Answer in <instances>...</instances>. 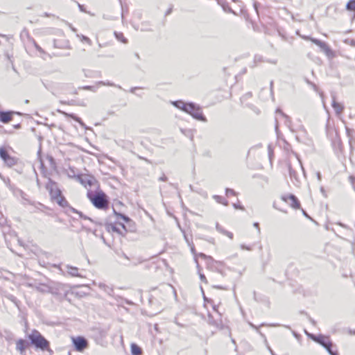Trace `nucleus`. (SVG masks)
Returning a JSON list of instances; mask_svg holds the SVG:
<instances>
[{"instance_id": "nucleus-1", "label": "nucleus", "mask_w": 355, "mask_h": 355, "mask_svg": "<svg viewBox=\"0 0 355 355\" xmlns=\"http://www.w3.org/2000/svg\"><path fill=\"white\" fill-rule=\"evenodd\" d=\"M171 103L175 107L190 114L193 119L207 122V118L204 116L201 107L193 102L185 103L182 100L171 101Z\"/></svg>"}, {"instance_id": "nucleus-2", "label": "nucleus", "mask_w": 355, "mask_h": 355, "mask_svg": "<svg viewBox=\"0 0 355 355\" xmlns=\"http://www.w3.org/2000/svg\"><path fill=\"white\" fill-rule=\"evenodd\" d=\"M87 197L89 199L93 205L99 209L105 210L109 207L107 196L101 190L96 193L88 190Z\"/></svg>"}, {"instance_id": "nucleus-3", "label": "nucleus", "mask_w": 355, "mask_h": 355, "mask_svg": "<svg viewBox=\"0 0 355 355\" xmlns=\"http://www.w3.org/2000/svg\"><path fill=\"white\" fill-rule=\"evenodd\" d=\"M30 343L42 351L49 350V342L37 331L33 330L28 335Z\"/></svg>"}, {"instance_id": "nucleus-4", "label": "nucleus", "mask_w": 355, "mask_h": 355, "mask_svg": "<svg viewBox=\"0 0 355 355\" xmlns=\"http://www.w3.org/2000/svg\"><path fill=\"white\" fill-rule=\"evenodd\" d=\"M173 293H175V289L171 284H162L158 288L153 290V293L152 294L149 301L150 303H153L154 300H156V298L159 297L161 295H162V299L165 300L167 296L171 295Z\"/></svg>"}, {"instance_id": "nucleus-5", "label": "nucleus", "mask_w": 355, "mask_h": 355, "mask_svg": "<svg viewBox=\"0 0 355 355\" xmlns=\"http://www.w3.org/2000/svg\"><path fill=\"white\" fill-rule=\"evenodd\" d=\"M205 300L207 301V302L211 304L214 311L218 315V318H214V317L213 315H211V314H209V315H208L209 323L218 329H223L224 325H223L222 320L220 318L222 313L218 309V305L215 304L212 300H208L205 297Z\"/></svg>"}, {"instance_id": "nucleus-6", "label": "nucleus", "mask_w": 355, "mask_h": 355, "mask_svg": "<svg viewBox=\"0 0 355 355\" xmlns=\"http://www.w3.org/2000/svg\"><path fill=\"white\" fill-rule=\"evenodd\" d=\"M76 179L85 187H89L99 189L98 182L93 175L87 174H80L76 176Z\"/></svg>"}, {"instance_id": "nucleus-7", "label": "nucleus", "mask_w": 355, "mask_h": 355, "mask_svg": "<svg viewBox=\"0 0 355 355\" xmlns=\"http://www.w3.org/2000/svg\"><path fill=\"white\" fill-rule=\"evenodd\" d=\"M46 189L49 192L53 200L57 199L62 195L61 190L59 189L58 184L49 178H48V182L46 184Z\"/></svg>"}, {"instance_id": "nucleus-8", "label": "nucleus", "mask_w": 355, "mask_h": 355, "mask_svg": "<svg viewBox=\"0 0 355 355\" xmlns=\"http://www.w3.org/2000/svg\"><path fill=\"white\" fill-rule=\"evenodd\" d=\"M0 158L3 161L4 164L10 168L15 166L18 162V159L10 156L6 148L3 146L0 147Z\"/></svg>"}, {"instance_id": "nucleus-9", "label": "nucleus", "mask_w": 355, "mask_h": 355, "mask_svg": "<svg viewBox=\"0 0 355 355\" xmlns=\"http://www.w3.org/2000/svg\"><path fill=\"white\" fill-rule=\"evenodd\" d=\"M73 343L78 352H82L87 347V340L81 336L73 338Z\"/></svg>"}, {"instance_id": "nucleus-10", "label": "nucleus", "mask_w": 355, "mask_h": 355, "mask_svg": "<svg viewBox=\"0 0 355 355\" xmlns=\"http://www.w3.org/2000/svg\"><path fill=\"white\" fill-rule=\"evenodd\" d=\"M311 42L318 46L328 57L333 55L332 50L324 42H322L318 39H311Z\"/></svg>"}, {"instance_id": "nucleus-11", "label": "nucleus", "mask_w": 355, "mask_h": 355, "mask_svg": "<svg viewBox=\"0 0 355 355\" xmlns=\"http://www.w3.org/2000/svg\"><path fill=\"white\" fill-rule=\"evenodd\" d=\"M14 114H21V113L14 111H0V121L3 123H8L12 120Z\"/></svg>"}, {"instance_id": "nucleus-12", "label": "nucleus", "mask_w": 355, "mask_h": 355, "mask_svg": "<svg viewBox=\"0 0 355 355\" xmlns=\"http://www.w3.org/2000/svg\"><path fill=\"white\" fill-rule=\"evenodd\" d=\"M282 199L286 202L288 203V200L291 201L290 205L295 208L298 209L300 207V203L297 197L293 194L285 195L282 197Z\"/></svg>"}, {"instance_id": "nucleus-13", "label": "nucleus", "mask_w": 355, "mask_h": 355, "mask_svg": "<svg viewBox=\"0 0 355 355\" xmlns=\"http://www.w3.org/2000/svg\"><path fill=\"white\" fill-rule=\"evenodd\" d=\"M4 183L6 184L8 188L12 191L15 195H20L21 198H24L25 193L21 190L16 188L14 185H12L10 182V180L8 178H3L0 175Z\"/></svg>"}, {"instance_id": "nucleus-14", "label": "nucleus", "mask_w": 355, "mask_h": 355, "mask_svg": "<svg viewBox=\"0 0 355 355\" xmlns=\"http://www.w3.org/2000/svg\"><path fill=\"white\" fill-rule=\"evenodd\" d=\"M29 345L30 343L27 340L20 338L16 342V349L21 355H25L26 349Z\"/></svg>"}, {"instance_id": "nucleus-15", "label": "nucleus", "mask_w": 355, "mask_h": 355, "mask_svg": "<svg viewBox=\"0 0 355 355\" xmlns=\"http://www.w3.org/2000/svg\"><path fill=\"white\" fill-rule=\"evenodd\" d=\"M331 98H332L331 106L334 108L336 114L337 116H340L343 113V112L345 109V107L343 104L338 103L336 101L335 94H331Z\"/></svg>"}, {"instance_id": "nucleus-16", "label": "nucleus", "mask_w": 355, "mask_h": 355, "mask_svg": "<svg viewBox=\"0 0 355 355\" xmlns=\"http://www.w3.org/2000/svg\"><path fill=\"white\" fill-rule=\"evenodd\" d=\"M288 171L291 181L295 186H298L301 182L300 178L297 171L292 168L291 164H288Z\"/></svg>"}, {"instance_id": "nucleus-17", "label": "nucleus", "mask_w": 355, "mask_h": 355, "mask_svg": "<svg viewBox=\"0 0 355 355\" xmlns=\"http://www.w3.org/2000/svg\"><path fill=\"white\" fill-rule=\"evenodd\" d=\"M58 112L66 117H70L73 119L74 121H77L81 125V127L87 129V127L86 126L85 123L82 121V119L80 117L77 116L76 114L72 113H67L60 110H58Z\"/></svg>"}, {"instance_id": "nucleus-18", "label": "nucleus", "mask_w": 355, "mask_h": 355, "mask_svg": "<svg viewBox=\"0 0 355 355\" xmlns=\"http://www.w3.org/2000/svg\"><path fill=\"white\" fill-rule=\"evenodd\" d=\"M62 285L59 283H53L51 285H49V293L54 295H59L61 294V289H62Z\"/></svg>"}, {"instance_id": "nucleus-19", "label": "nucleus", "mask_w": 355, "mask_h": 355, "mask_svg": "<svg viewBox=\"0 0 355 355\" xmlns=\"http://www.w3.org/2000/svg\"><path fill=\"white\" fill-rule=\"evenodd\" d=\"M66 272L72 277H80L83 276L78 272V268L77 267L71 266L69 265L66 266Z\"/></svg>"}, {"instance_id": "nucleus-20", "label": "nucleus", "mask_w": 355, "mask_h": 355, "mask_svg": "<svg viewBox=\"0 0 355 355\" xmlns=\"http://www.w3.org/2000/svg\"><path fill=\"white\" fill-rule=\"evenodd\" d=\"M276 114L284 119V123L286 126H290L291 121L288 115L284 114L279 108L277 109Z\"/></svg>"}, {"instance_id": "nucleus-21", "label": "nucleus", "mask_w": 355, "mask_h": 355, "mask_svg": "<svg viewBox=\"0 0 355 355\" xmlns=\"http://www.w3.org/2000/svg\"><path fill=\"white\" fill-rule=\"evenodd\" d=\"M315 342L324 347V346H327L329 344V343L331 342V340H329V337L320 334L318 335V337Z\"/></svg>"}, {"instance_id": "nucleus-22", "label": "nucleus", "mask_w": 355, "mask_h": 355, "mask_svg": "<svg viewBox=\"0 0 355 355\" xmlns=\"http://www.w3.org/2000/svg\"><path fill=\"white\" fill-rule=\"evenodd\" d=\"M130 351L132 355H141L143 353L142 349L136 343L131 344Z\"/></svg>"}, {"instance_id": "nucleus-23", "label": "nucleus", "mask_w": 355, "mask_h": 355, "mask_svg": "<svg viewBox=\"0 0 355 355\" xmlns=\"http://www.w3.org/2000/svg\"><path fill=\"white\" fill-rule=\"evenodd\" d=\"M98 288L104 291L106 293H107L110 295H112L113 293V289L112 287L105 284L104 283L99 282L98 284Z\"/></svg>"}, {"instance_id": "nucleus-24", "label": "nucleus", "mask_w": 355, "mask_h": 355, "mask_svg": "<svg viewBox=\"0 0 355 355\" xmlns=\"http://www.w3.org/2000/svg\"><path fill=\"white\" fill-rule=\"evenodd\" d=\"M54 201H55L62 207H67L69 206L68 202L62 195L54 200Z\"/></svg>"}, {"instance_id": "nucleus-25", "label": "nucleus", "mask_w": 355, "mask_h": 355, "mask_svg": "<svg viewBox=\"0 0 355 355\" xmlns=\"http://www.w3.org/2000/svg\"><path fill=\"white\" fill-rule=\"evenodd\" d=\"M213 198L218 202L222 205H224L225 206L228 205V201L223 198V196H218V195H214L213 196Z\"/></svg>"}, {"instance_id": "nucleus-26", "label": "nucleus", "mask_w": 355, "mask_h": 355, "mask_svg": "<svg viewBox=\"0 0 355 355\" xmlns=\"http://www.w3.org/2000/svg\"><path fill=\"white\" fill-rule=\"evenodd\" d=\"M334 345L332 342H329L327 346H324V348L328 352L330 355H338L337 350H333Z\"/></svg>"}, {"instance_id": "nucleus-27", "label": "nucleus", "mask_w": 355, "mask_h": 355, "mask_svg": "<svg viewBox=\"0 0 355 355\" xmlns=\"http://www.w3.org/2000/svg\"><path fill=\"white\" fill-rule=\"evenodd\" d=\"M346 133L349 139V144H352V140L354 139L355 131L348 127H346Z\"/></svg>"}, {"instance_id": "nucleus-28", "label": "nucleus", "mask_w": 355, "mask_h": 355, "mask_svg": "<svg viewBox=\"0 0 355 355\" xmlns=\"http://www.w3.org/2000/svg\"><path fill=\"white\" fill-rule=\"evenodd\" d=\"M36 290L40 293H49V285L46 284H40V286L36 287Z\"/></svg>"}, {"instance_id": "nucleus-29", "label": "nucleus", "mask_w": 355, "mask_h": 355, "mask_svg": "<svg viewBox=\"0 0 355 355\" xmlns=\"http://www.w3.org/2000/svg\"><path fill=\"white\" fill-rule=\"evenodd\" d=\"M114 35L119 41H121L123 44L128 43V40L123 36L122 33L114 32Z\"/></svg>"}, {"instance_id": "nucleus-30", "label": "nucleus", "mask_w": 355, "mask_h": 355, "mask_svg": "<svg viewBox=\"0 0 355 355\" xmlns=\"http://www.w3.org/2000/svg\"><path fill=\"white\" fill-rule=\"evenodd\" d=\"M114 212L117 216L118 218L123 219L124 222H125V223L132 222L131 219L128 216H127L123 214L117 213L114 209Z\"/></svg>"}, {"instance_id": "nucleus-31", "label": "nucleus", "mask_w": 355, "mask_h": 355, "mask_svg": "<svg viewBox=\"0 0 355 355\" xmlns=\"http://www.w3.org/2000/svg\"><path fill=\"white\" fill-rule=\"evenodd\" d=\"M346 9L349 11H355V0H349L346 5Z\"/></svg>"}, {"instance_id": "nucleus-32", "label": "nucleus", "mask_w": 355, "mask_h": 355, "mask_svg": "<svg viewBox=\"0 0 355 355\" xmlns=\"http://www.w3.org/2000/svg\"><path fill=\"white\" fill-rule=\"evenodd\" d=\"M77 37L80 39L81 42H86L89 45H92V40L88 37L83 35H77Z\"/></svg>"}, {"instance_id": "nucleus-33", "label": "nucleus", "mask_w": 355, "mask_h": 355, "mask_svg": "<svg viewBox=\"0 0 355 355\" xmlns=\"http://www.w3.org/2000/svg\"><path fill=\"white\" fill-rule=\"evenodd\" d=\"M92 234L95 235L96 237H101L103 241L105 243V239L103 236L101 231H99L98 229H94V230L92 231Z\"/></svg>"}, {"instance_id": "nucleus-34", "label": "nucleus", "mask_w": 355, "mask_h": 355, "mask_svg": "<svg viewBox=\"0 0 355 355\" xmlns=\"http://www.w3.org/2000/svg\"><path fill=\"white\" fill-rule=\"evenodd\" d=\"M98 85L116 87H118L119 89H121V87L120 85H116L115 84H114L113 83H111L110 81H107V82L99 81L98 83Z\"/></svg>"}, {"instance_id": "nucleus-35", "label": "nucleus", "mask_w": 355, "mask_h": 355, "mask_svg": "<svg viewBox=\"0 0 355 355\" xmlns=\"http://www.w3.org/2000/svg\"><path fill=\"white\" fill-rule=\"evenodd\" d=\"M199 257L207 260V263L209 264L211 262H214V260L213 259V258L210 256H207L206 254H203V253H200L199 254Z\"/></svg>"}, {"instance_id": "nucleus-36", "label": "nucleus", "mask_w": 355, "mask_h": 355, "mask_svg": "<svg viewBox=\"0 0 355 355\" xmlns=\"http://www.w3.org/2000/svg\"><path fill=\"white\" fill-rule=\"evenodd\" d=\"M141 31H153V29L150 27H148V22H142Z\"/></svg>"}, {"instance_id": "nucleus-37", "label": "nucleus", "mask_w": 355, "mask_h": 355, "mask_svg": "<svg viewBox=\"0 0 355 355\" xmlns=\"http://www.w3.org/2000/svg\"><path fill=\"white\" fill-rule=\"evenodd\" d=\"M225 194L227 196H236L237 193L234 189L227 188L225 189Z\"/></svg>"}, {"instance_id": "nucleus-38", "label": "nucleus", "mask_w": 355, "mask_h": 355, "mask_svg": "<svg viewBox=\"0 0 355 355\" xmlns=\"http://www.w3.org/2000/svg\"><path fill=\"white\" fill-rule=\"evenodd\" d=\"M216 229L218 232H220L223 234H225L227 230H225L222 226H220L218 223H216Z\"/></svg>"}, {"instance_id": "nucleus-39", "label": "nucleus", "mask_w": 355, "mask_h": 355, "mask_svg": "<svg viewBox=\"0 0 355 355\" xmlns=\"http://www.w3.org/2000/svg\"><path fill=\"white\" fill-rule=\"evenodd\" d=\"M268 151L269 159L271 161L272 160V156L274 155V153H273V149L272 148V146L270 144H269L268 146Z\"/></svg>"}, {"instance_id": "nucleus-40", "label": "nucleus", "mask_w": 355, "mask_h": 355, "mask_svg": "<svg viewBox=\"0 0 355 355\" xmlns=\"http://www.w3.org/2000/svg\"><path fill=\"white\" fill-rule=\"evenodd\" d=\"M304 332L309 336V338H310L311 340H314L315 342L316 341V340L318 337V335L316 336L315 334H310L306 330H304Z\"/></svg>"}, {"instance_id": "nucleus-41", "label": "nucleus", "mask_w": 355, "mask_h": 355, "mask_svg": "<svg viewBox=\"0 0 355 355\" xmlns=\"http://www.w3.org/2000/svg\"><path fill=\"white\" fill-rule=\"evenodd\" d=\"M249 325H250L252 328H253V329H256V330H257V332H258V333H259V334H260L263 338H264L266 339V336H265V335H264L263 334H262V333H261V332L258 329V327H257L256 325H254V324L253 323H252V322H249Z\"/></svg>"}, {"instance_id": "nucleus-42", "label": "nucleus", "mask_w": 355, "mask_h": 355, "mask_svg": "<svg viewBox=\"0 0 355 355\" xmlns=\"http://www.w3.org/2000/svg\"><path fill=\"white\" fill-rule=\"evenodd\" d=\"M78 215H79L80 218H83V219H84V220H89V221H91V222L94 223V220H93L91 218H89V217H88V216H85V214H83L81 211L78 212Z\"/></svg>"}, {"instance_id": "nucleus-43", "label": "nucleus", "mask_w": 355, "mask_h": 355, "mask_svg": "<svg viewBox=\"0 0 355 355\" xmlns=\"http://www.w3.org/2000/svg\"><path fill=\"white\" fill-rule=\"evenodd\" d=\"M112 230L114 232H117L118 234H120L121 235L123 234V233L121 231V230L115 225H112Z\"/></svg>"}, {"instance_id": "nucleus-44", "label": "nucleus", "mask_w": 355, "mask_h": 355, "mask_svg": "<svg viewBox=\"0 0 355 355\" xmlns=\"http://www.w3.org/2000/svg\"><path fill=\"white\" fill-rule=\"evenodd\" d=\"M232 205H233L234 208L236 209H241V210H244L245 209L243 206L238 205L236 203H233Z\"/></svg>"}, {"instance_id": "nucleus-45", "label": "nucleus", "mask_w": 355, "mask_h": 355, "mask_svg": "<svg viewBox=\"0 0 355 355\" xmlns=\"http://www.w3.org/2000/svg\"><path fill=\"white\" fill-rule=\"evenodd\" d=\"M349 181L353 187V188L355 189V177L353 175L349 176Z\"/></svg>"}, {"instance_id": "nucleus-46", "label": "nucleus", "mask_w": 355, "mask_h": 355, "mask_svg": "<svg viewBox=\"0 0 355 355\" xmlns=\"http://www.w3.org/2000/svg\"><path fill=\"white\" fill-rule=\"evenodd\" d=\"M241 248L242 250H250V251L252 250V248L250 246H247L245 244H241Z\"/></svg>"}, {"instance_id": "nucleus-47", "label": "nucleus", "mask_w": 355, "mask_h": 355, "mask_svg": "<svg viewBox=\"0 0 355 355\" xmlns=\"http://www.w3.org/2000/svg\"><path fill=\"white\" fill-rule=\"evenodd\" d=\"M290 148H291L290 144L288 142H286V141H284V150L286 151H288L290 150Z\"/></svg>"}, {"instance_id": "nucleus-48", "label": "nucleus", "mask_w": 355, "mask_h": 355, "mask_svg": "<svg viewBox=\"0 0 355 355\" xmlns=\"http://www.w3.org/2000/svg\"><path fill=\"white\" fill-rule=\"evenodd\" d=\"M83 89H85V90H92V91H95V89H94V86H85L83 87Z\"/></svg>"}, {"instance_id": "nucleus-49", "label": "nucleus", "mask_w": 355, "mask_h": 355, "mask_svg": "<svg viewBox=\"0 0 355 355\" xmlns=\"http://www.w3.org/2000/svg\"><path fill=\"white\" fill-rule=\"evenodd\" d=\"M200 279L202 282H205V283H207V278L205 276V275L203 274H200Z\"/></svg>"}, {"instance_id": "nucleus-50", "label": "nucleus", "mask_w": 355, "mask_h": 355, "mask_svg": "<svg viewBox=\"0 0 355 355\" xmlns=\"http://www.w3.org/2000/svg\"><path fill=\"white\" fill-rule=\"evenodd\" d=\"M252 96V94L250 92L246 94L243 96L241 97V100L243 101V99H246L248 98H250Z\"/></svg>"}, {"instance_id": "nucleus-51", "label": "nucleus", "mask_w": 355, "mask_h": 355, "mask_svg": "<svg viewBox=\"0 0 355 355\" xmlns=\"http://www.w3.org/2000/svg\"><path fill=\"white\" fill-rule=\"evenodd\" d=\"M77 4H78V8H79V9H80V10L81 12H86V10H85V8H84V6H83V5H81V4H80L79 3H77Z\"/></svg>"}, {"instance_id": "nucleus-52", "label": "nucleus", "mask_w": 355, "mask_h": 355, "mask_svg": "<svg viewBox=\"0 0 355 355\" xmlns=\"http://www.w3.org/2000/svg\"><path fill=\"white\" fill-rule=\"evenodd\" d=\"M71 211L73 213H76L77 214H78V212H80L79 211H78L77 209L71 207H69V211Z\"/></svg>"}, {"instance_id": "nucleus-53", "label": "nucleus", "mask_w": 355, "mask_h": 355, "mask_svg": "<svg viewBox=\"0 0 355 355\" xmlns=\"http://www.w3.org/2000/svg\"><path fill=\"white\" fill-rule=\"evenodd\" d=\"M167 180H168V178H167V177L164 174H163L162 176H161L159 178V181H162V182H166V181H167Z\"/></svg>"}, {"instance_id": "nucleus-54", "label": "nucleus", "mask_w": 355, "mask_h": 355, "mask_svg": "<svg viewBox=\"0 0 355 355\" xmlns=\"http://www.w3.org/2000/svg\"><path fill=\"white\" fill-rule=\"evenodd\" d=\"M227 236H228L230 239H233V234L229 231H227L225 234Z\"/></svg>"}, {"instance_id": "nucleus-55", "label": "nucleus", "mask_w": 355, "mask_h": 355, "mask_svg": "<svg viewBox=\"0 0 355 355\" xmlns=\"http://www.w3.org/2000/svg\"><path fill=\"white\" fill-rule=\"evenodd\" d=\"M253 225H254V227H255L258 230V232L260 233L261 230H260L259 223L256 222V223H254Z\"/></svg>"}, {"instance_id": "nucleus-56", "label": "nucleus", "mask_w": 355, "mask_h": 355, "mask_svg": "<svg viewBox=\"0 0 355 355\" xmlns=\"http://www.w3.org/2000/svg\"><path fill=\"white\" fill-rule=\"evenodd\" d=\"M141 89V87H132L130 89V92L135 94V91L137 89Z\"/></svg>"}, {"instance_id": "nucleus-57", "label": "nucleus", "mask_w": 355, "mask_h": 355, "mask_svg": "<svg viewBox=\"0 0 355 355\" xmlns=\"http://www.w3.org/2000/svg\"><path fill=\"white\" fill-rule=\"evenodd\" d=\"M83 229H84L87 232H92V231L94 230H92V229H91L89 227H85V226H83Z\"/></svg>"}, {"instance_id": "nucleus-58", "label": "nucleus", "mask_w": 355, "mask_h": 355, "mask_svg": "<svg viewBox=\"0 0 355 355\" xmlns=\"http://www.w3.org/2000/svg\"><path fill=\"white\" fill-rule=\"evenodd\" d=\"M311 86L313 87V89L315 91H316V92H318V87H317V85H316L315 84H314V83H311Z\"/></svg>"}, {"instance_id": "nucleus-59", "label": "nucleus", "mask_w": 355, "mask_h": 355, "mask_svg": "<svg viewBox=\"0 0 355 355\" xmlns=\"http://www.w3.org/2000/svg\"><path fill=\"white\" fill-rule=\"evenodd\" d=\"M119 255L121 256L122 257L125 258L127 260H129V257L124 252H121V254Z\"/></svg>"}, {"instance_id": "nucleus-60", "label": "nucleus", "mask_w": 355, "mask_h": 355, "mask_svg": "<svg viewBox=\"0 0 355 355\" xmlns=\"http://www.w3.org/2000/svg\"><path fill=\"white\" fill-rule=\"evenodd\" d=\"M302 37H303L304 40H310V41H311V39H314L313 37H309V36H303Z\"/></svg>"}, {"instance_id": "nucleus-61", "label": "nucleus", "mask_w": 355, "mask_h": 355, "mask_svg": "<svg viewBox=\"0 0 355 355\" xmlns=\"http://www.w3.org/2000/svg\"><path fill=\"white\" fill-rule=\"evenodd\" d=\"M293 336L297 338V339H299L300 338V335H299L298 334H297L296 332L293 331Z\"/></svg>"}, {"instance_id": "nucleus-62", "label": "nucleus", "mask_w": 355, "mask_h": 355, "mask_svg": "<svg viewBox=\"0 0 355 355\" xmlns=\"http://www.w3.org/2000/svg\"><path fill=\"white\" fill-rule=\"evenodd\" d=\"M119 225L121 226V227H122V229L124 230V232H127V230H126V228H125V225H124V224H123V223H119Z\"/></svg>"}, {"instance_id": "nucleus-63", "label": "nucleus", "mask_w": 355, "mask_h": 355, "mask_svg": "<svg viewBox=\"0 0 355 355\" xmlns=\"http://www.w3.org/2000/svg\"><path fill=\"white\" fill-rule=\"evenodd\" d=\"M317 178L319 181L321 180V173L320 172L317 173Z\"/></svg>"}, {"instance_id": "nucleus-64", "label": "nucleus", "mask_w": 355, "mask_h": 355, "mask_svg": "<svg viewBox=\"0 0 355 355\" xmlns=\"http://www.w3.org/2000/svg\"><path fill=\"white\" fill-rule=\"evenodd\" d=\"M268 350L270 351V352L271 353L272 355H275L272 351V349L270 348V346H268Z\"/></svg>"}]
</instances>
